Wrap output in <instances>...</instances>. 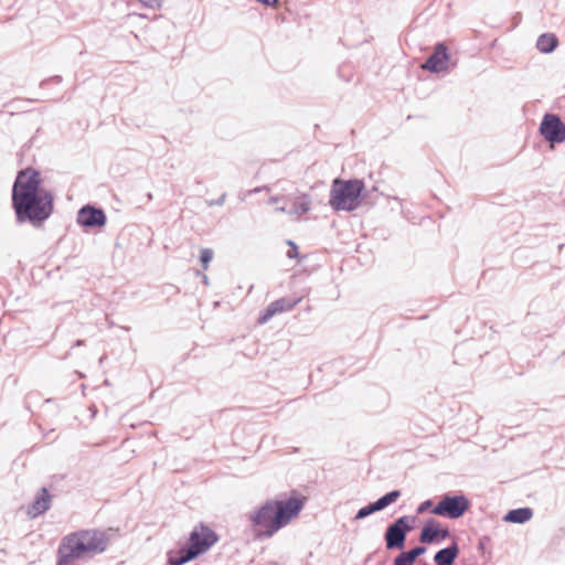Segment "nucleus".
Instances as JSON below:
<instances>
[{"instance_id":"obj_1","label":"nucleus","mask_w":565,"mask_h":565,"mask_svg":"<svg viewBox=\"0 0 565 565\" xmlns=\"http://www.w3.org/2000/svg\"><path fill=\"white\" fill-rule=\"evenodd\" d=\"M39 170L28 167L18 171L11 192L17 222L41 227L54 211V195L45 189Z\"/></svg>"},{"instance_id":"obj_2","label":"nucleus","mask_w":565,"mask_h":565,"mask_svg":"<svg viewBox=\"0 0 565 565\" xmlns=\"http://www.w3.org/2000/svg\"><path fill=\"white\" fill-rule=\"evenodd\" d=\"M303 504V499L299 497L270 499L249 512L247 520L255 530L257 539H269L296 519Z\"/></svg>"},{"instance_id":"obj_3","label":"nucleus","mask_w":565,"mask_h":565,"mask_svg":"<svg viewBox=\"0 0 565 565\" xmlns=\"http://www.w3.org/2000/svg\"><path fill=\"white\" fill-rule=\"evenodd\" d=\"M108 546V537L99 530H78L62 537L56 551V565H72L102 554Z\"/></svg>"},{"instance_id":"obj_4","label":"nucleus","mask_w":565,"mask_h":565,"mask_svg":"<svg viewBox=\"0 0 565 565\" xmlns=\"http://www.w3.org/2000/svg\"><path fill=\"white\" fill-rule=\"evenodd\" d=\"M370 193L371 191L365 189L364 181L361 179L335 178L331 183L329 205L335 212H353L370 196Z\"/></svg>"},{"instance_id":"obj_5","label":"nucleus","mask_w":565,"mask_h":565,"mask_svg":"<svg viewBox=\"0 0 565 565\" xmlns=\"http://www.w3.org/2000/svg\"><path fill=\"white\" fill-rule=\"evenodd\" d=\"M416 516L402 515L390 523L383 539L387 551H402L405 547L407 535L414 530Z\"/></svg>"},{"instance_id":"obj_6","label":"nucleus","mask_w":565,"mask_h":565,"mask_svg":"<svg viewBox=\"0 0 565 565\" xmlns=\"http://www.w3.org/2000/svg\"><path fill=\"white\" fill-rule=\"evenodd\" d=\"M471 508L469 498L462 493H445L434 508V514L449 520L463 516Z\"/></svg>"},{"instance_id":"obj_7","label":"nucleus","mask_w":565,"mask_h":565,"mask_svg":"<svg viewBox=\"0 0 565 565\" xmlns=\"http://www.w3.org/2000/svg\"><path fill=\"white\" fill-rule=\"evenodd\" d=\"M220 536L214 530H212L205 523L200 522L190 532L186 545L191 548L196 557H200L206 553L214 544H216Z\"/></svg>"},{"instance_id":"obj_8","label":"nucleus","mask_w":565,"mask_h":565,"mask_svg":"<svg viewBox=\"0 0 565 565\" xmlns=\"http://www.w3.org/2000/svg\"><path fill=\"white\" fill-rule=\"evenodd\" d=\"M539 131L544 140L550 143L565 141V124L556 114L546 113L541 120Z\"/></svg>"},{"instance_id":"obj_9","label":"nucleus","mask_w":565,"mask_h":565,"mask_svg":"<svg viewBox=\"0 0 565 565\" xmlns=\"http://www.w3.org/2000/svg\"><path fill=\"white\" fill-rule=\"evenodd\" d=\"M450 536L448 526H443L438 520L429 518L424 521L418 540L422 544L437 545Z\"/></svg>"},{"instance_id":"obj_10","label":"nucleus","mask_w":565,"mask_h":565,"mask_svg":"<svg viewBox=\"0 0 565 565\" xmlns=\"http://www.w3.org/2000/svg\"><path fill=\"white\" fill-rule=\"evenodd\" d=\"M450 53L445 42H437L431 54L422 64V68L431 74L449 71Z\"/></svg>"},{"instance_id":"obj_11","label":"nucleus","mask_w":565,"mask_h":565,"mask_svg":"<svg viewBox=\"0 0 565 565\" xmlns=\"http://www.w3.org/2000/svg\"><path fill=\"white\" fill-rule=\"evenodd\" d=\"M76 222L85 230H99L106 225L107 216L102 207L88 203L78 210Z\"/></svg>"},{"instance_id":"obj_12","label":"nucleus","mask_w":565,"mask_h":565,"mask_svg":"<svg viewBox=\"0 0 565 565\" xmlns=\"http://www.w3.org/2000/svg\"><path fill=\"white\" fill-rule=\"evenodd\" d=\"M300 298L282 297L270 302L259 315L257 321L259 324L267 323L274 316L285 311H289L295 308L299 302Z\"/></svg>"},{"instance_id":"obj_13","label":"nucleus","mask_w":565,"mask_h":565,"mask_svg":"<svg viewBox=\"0 0 565 565\" xmlns=\"http://www.w3.org/2000/svg\"><path fill=\"white\" fill-rule=\"evenodd\" d=\"M52 495L47 488L42 487L32 503L28 507V514L31 518H38L41 514H44L51 508Z\"/></svg>"},{"instance_id":"obj_14","label":"nucleus","mask_w":565,"mask_h":565,"mask_svg":"<svg viewBox=\"0 0 565 565\" xmlns=\"http://www.w3.org/2000/svg\"><path fill=\"white\" fill-rule=\"evenodd\" d=\"M460 548L456 540L446 547L438 550L434 555L435 565H454L459 556Z\"/></svg>"},{"instance_id":"obj_15","label":"nucleus","mask_w":565,"mask_h":565,"mask_svg":"<svg viewBox=\"0 0 565 565\" xmlns=\"http://www.w3.org/2000/svg\"><path fill=\"white\" fill-rule=\"evenodd\" d=\"M198 558L191 548L185 544L177 550L167 553L168 565H184L185 563Z\"/></svg>"},{"instance_id":"obj_16","label":"nucleus","mask_w":565,"mask_h":565,"mask_svg":"<svg viewBox=\"0 0 565 565\" xmlns=\"http://www.w3.org/2000/svg\"><path fill=\"white\" fill-rule=\"evenodd\" d=\"M533 516V510L529 507L516 508L509 510L504 516L503 521L513 524H524L530 521Z\"/></svg>"},{"instance_id":"obj_17","label":"nucleus","mask_w":565,"mask_h":565,"mask_svg":"<svg viewBox=\"0 0 565 565\" xmlns=\"http://www.w3.org/2000/svg\"><path fill=\"white\" fill-rule=\"evenodd\" d=\"M558 39L554 33H543L536 40V49L544 54L553 53L558 46Z\"/></svg>"},{"instance_id":"obj_18","label":"nucleus","mask_w":565,"mask_h":565,"mask_svg":"<svg viewBox=\"0 0 565 565\" xmlns=\"http://www.w3.org/2000/svg\"><path fill=\"white\" fill-rule=\"evenodd\" d=\"M311 209V200L310 196L306 193H302L292 202L289 214L303 215L308 213Z\"/></svg>"},{"instance_id":"obj_19","label":"nucleus","mask_w":565,"mask_h":565,"mask_svg":"<svg viewBox=\"0 0 565 565\" xmlns=\"http://www.w3.org/2000/svg\"><path fill=\"white\" fill-rule=\"evenodd\" d=\"M416 559L407 551L402 550L401 553L394 558L393 565H414Z\"/></svg>"},{"instance_id":"obj_20","label":"nucleus","mask_w":565,"mask_h":565,"mask_svg":"<svg viewBox=\"0 0 565 565\" xmlns=\"http://www.w3.org/2000/svg\"><path fill=\"white\" fill-rule=\"evenodd\" d=\"M214 252L212 248H202L200 250V262L203 269H207L211 260L213 259Z\"/></svg>"},{"instance_id":"obj_21","label":"nucleus","mask_w":565,"mask_h":565,"mask_svg":"<svg viewBox=\"0 0 565 565\" xmlns=\"http://www.w3.org/2000/svg\"><path fill=\"white\" fill-rule=\"evenodd\" d=\"M435 505L436 504H434L431 499H427V500H425V501H423L422 503L418 504V507L416 508V513L417 514H423L425 512H430L431 514H434Z\"/></svg>"},{"instance_id":"obj_22","label":"nucleus","mask_w":565,"mask_h":565,"mask_svg":"<svg viewBox=\"0 0 565 565\" xmlns=\"http://www.w3.org/2000/svg\"><path fill=\"white\" fill-rule=\"evenodd\" d=\"M286 244L289 246V249L286 253L287 258H289V259L299 258L300 255H299L298 245L291 239H287Z\"/></svg>"},{"instance_id":"obj_23","label":"nucleus","mask_w":565,"mask_h":565,"mask_svg":"<svg viewBox=\"0 0 565 565\" xmlns=\"http://www.w3.org/2000/svg\"><path fill=\"white\" fill-rule=\"evenodd\" d=\"M401 495H402L401 490L395 489V490L386 492L382 497L384 498L386 504L391 505V504L395 503L401 498Z\"/></svg>"},{"instance_id":"obj_24","label":"nucleus","mask_w":565,"mask_h":565,"mask_svg":"<svg viewBox=\"0 0 565 565\" xmlns=\"http://www.w3.org/2000/svg\"><path fill=\"white\" fill-rule=\"evenodd\" d=\"M426 544H419L408 550L412 556L417 559L419 556L424 555L427 552Z\"/></svg>"},{"instance_id":"obj_25","label":"nucleus","mask_w":565,"mask_h":565,"mask_svg":"<svg viewBox=\"0 0 565 565\" xmlns=\"http://www.w3.org/2000/svg\"><path fill=\"white\" fill-rule=\"evenodd\" d=\"M370 515H372L371 510L369 509L367 505H364V507H362V508H360L358 510V512L355 513L353 520L360 521V520H363V519H365V518H367Z\"/></svg>"},{"instance_id":"obj_26","label":"nucleus","mask_w":565,"mask_h":565,"mask_svg":"<svg viewBox=\"0 0 565 565\" xmlns=\"http://www.w3.org/2000/svg\"><path fill=\"white\" fill-rule=\"evenodd\" d=\"M140 3L149 9H159L162 6L163 0H139Z\"/></svg>"},{"instance_id":"obj_27","label":"nucleus","mask_w":565,"mask_h":565,"mask_svg":"<svg viewBox=\"0 0 565 565\" xmlns=\"http://www.w3.org/2000/svg\"><path fill=\"white\" fill-rule=\"evenodd\" d=\"M61 82H62V76L54 75V76H52L50 78L43 79L41 82L40 86L43 87V86H45L49 83L60 84Z\"/></svg>"},{"instance_id":"obj_28","label":"nucleus","mask_w":565,"mask_h":565,"mask_svg":"<svg viewBox=\"0 0 565 565\" xmlns=\"http://www.w3.org/2000/svg\"><path fill=\"white\" fill-rule=\"evenodd\" d=\"M225 199H226V193H223L220 198H217L216 200H211L209 202V205L210 206H213V205H217V206H222L224 205L225 203Z\"/></svg>"},{"instance_id":"obj_29","label":"nucleus","mask_w":565,"mask_h":565,"mask_svg":"<svg viewBox=\"0 0 565 565\" xmlns=\"http://www.w3.org/2000/svg\"><path fill=\"white\" fill-rule=\"evenodd\" d=\"M490 541V537L484 535L482 537L479 539V542H478V550L479 551H484L486 548V544Z\"/></svg>"},{"instance_id":"obj_30","label":"nucleus","mask_w":565,"mask_h":565,"mask_svg":"<svg viewBox=\"0 0 565 565\" xmlns=\"http://www.w3.org/2000/svg\"><path fill=\"white\" fill-rule=\"evenodd\" d=\"M255 1L265 7H275L279 0H255Z\"/></svg>"},{"instance_id":"obj_31","label":"nucleus","mask_w":565,"mask_h":565,"mask_svg":"<svg viewBox=\"0 0 565 565\" xmlns=\"http://www.w3.org/2000/svg\"><path fill=\"white\" fill-rule=\"evenodd\" d=\"M369 507V509L371 510V513L374 514L375 512H379V511H382L381 508L379 507V503L376 502V500L374 502H370L369 504H366Z\"/></svg>"},{"instance_id":"obj_32","label":"nucleus","mask_w":565,"mask_h":565,"mask_svg":"<svg viewBox=\"0 0 565 565\" xmlns=\"http://www.w3.org/2000/svg\"><path fill=\"white\" fill-rule=\"evenodd\" d=\"M369 507V509L371 510V513L374 514L375 512H379V511H382L381 508L379 507V503L376 502V500L374 502H370L369 504H366Z\"/></svg>"},{"instance_id":"obj_33","label":"nucleus","mask_w":565,"mask_h":565,"mask_svg":"<svg viewBox=\"0 0 565 565\" xmlns=\"http://www.w3.org/2000/svg\"><path fill=\"white\" fill-rule=\"evenodd\" d=\"M376 502L379 503V507L381 508V510H384L386 509L388 505L386 504L385 500L383 497H380Z\"/></svg>"},{"instance_id":"obj_34","label":"nucleus","mask_w":565,"mask_h":565,"mask_svg":"<svg viewBox=\"0 0 565 565\" xmlns=\"http://www.w3.org/2000/svg\"><path fill=\"white\" fill-rule=\"evenodd\" d=\"M84 344H85V341H84V340L78 339V340H76V341L73 343L72 348L81 347V345H84Z\"/></svg>"},{"instance_id":"obj_35","label":"nucleus","mask_w":565,"mask_h":565,"mask_svg":"<svg viewBox=\"0 0 565 565\" xmlns=\"http://www.w3.org/2000/svg\"><path fill=\"white\" fill-rule=\"evenodd\" d=\"M21 102L20 99H12L7 104V106H14L15 103Z\"/></svg>"},{"instance_id":"obj_36","label":"nucleus","mask_w":565,"mask_h":565,"mask_svg":"<svg viewBox=\"0 0 565 565\" xmlns=\"http://www.w3.org/2000/svg\"><path fill=\"white\" fill-rule=\"evenodd\" d=\"M278 211L286 212V209L284 206H280L277 209Z\"/></svg>"},{"instance_id":"obj_37","label":"nucleus","mask_w":565,"mask_h":565,"mask_svg":"<svg viewBox=\"0 0 565 565\" xmlns=\"http://www.w3.org/2000/svg\"><path fill=\"white\" fill-rule=\"evenodd\" d=\"M344 68H345V66H341V67L339 68V74H341V72H342Z\"/></svg>"}]
</instances>
